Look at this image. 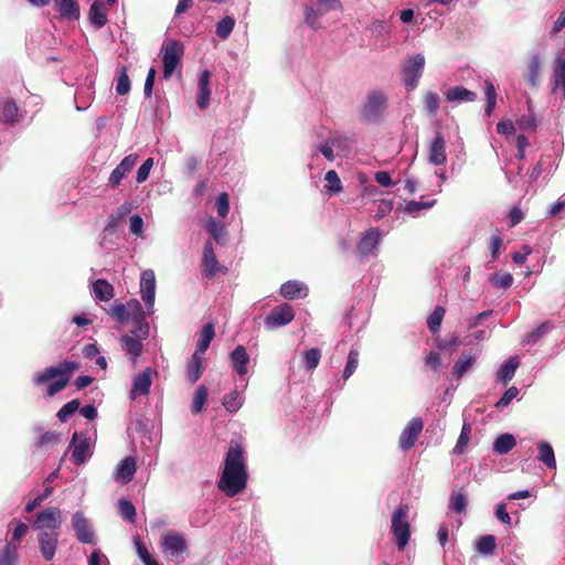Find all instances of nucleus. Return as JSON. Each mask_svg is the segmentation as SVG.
I'll return each instance as SVG.
<instances>
[{"label": "nucleus", "instance_id": "obj_1", "mask_svg": "<svg viewBox=\"0 0 565 565\" xmlns=\"http://www.w3.org/2000/svg\"><path fill=\"white\" fill-rule=\"evenodd\" d=\"M247 479L244 449L239 443L232 440L225 455L224 468L217 483L218 489L233 498L246 488Z\"/></svg>", "mask_w": 565, "mask_h": 565}, {"label": "nucleus", "instance_id": "obj_2", "mask_svg": "<svg viewBox=\"0 0 565 565\" xmlns=\"http://www.w3.org/2000/svg\"><path fill=\"white\" fill-rule=\"evenodd\" d=\"M96 438L95 427L86 428L78 433L74 431L71 438L70 448H72L71 460L76 466L86 463L93 456Z\"/></svg>", "mask_w": 565, "mask_h": 565}, {"label": "nucleus", "instance_id": "obj_3", "mask_svg": "<svg viewBox=\"0 0 565 565\" xmlns=\"http://www.w3.org/2000/svg\"><path fill=\"white\" fill-rule=\"evenodd\" d=\"M387 95L381 89L369 92L366 100L361 108V119L367 124H376L382 118L387 108Z\"/></svg>", "mask_w": 565, "mask_h": 565}, {"label": "nucleus", "instance_id": "obj_4", "mask_svg": "<svg viewBox=\"0 0 565 565\" xmlns=\"http://www.w3.org/2000/svg\"><path fill=\"white\" fill-rule=\"evenodd\" d=\"M408 511L407 504H399L392 514L391 530L398 551L406 547L411 537V527L407 521Z\"/></svg>", "mask_w": 565, "mask_h": 565}, {"label": "nucleus", "instance_id": "obj_5", "mask_svg": "<svg viewBox=\"0 0 565 565\" xmlns=\"http://www.w3.org/2000/svg\"><path fill=\"white\" fill-rule=\"evenodd\" d=\"M184 52V45L177 40H170L161 49L162 74L164 79H169L181 63Z\"/></svg>", "mask_w": 565, "mask_h": 565}, {"label": "nucleus", "instance_id": "obj_6", "mask_svg": "<svg viewBox=\"0 0 565 565\" xmlns=\"http://www.w3.org/2000/svg\"><path fill=\"white\" fill-rule=\"evenodd\" d=\"M425 68V56L416 53L406 58L402 67V83L407 90H414Z\"/></svg>", "mask_w": 565, "mask_h": 565}, {"label": "nucleus", "instance_id": "obj_7", "mask_svg": "<svg viewBox=\"0 0 565 565\" xmlns=\"http://www.w3.org/2000/svg\"><path fill=\"white\" fill-rule=\"evenodd\" d=\"M79 369V363L77 361L73 360H64L63 362H60L56 365H51L42 371L36 372L33 375V384L35 386H42L45 383H47L50 380L53 379V376L56 375H63L68 381L72 377L73 372L77 371Z\"/></svg>", "mask_w": 565, "mask_h": 565}, {"label": "nucleus", "instance_id": "obj_8", "mask_svg": "<svg viewBox=\"0 0 565 565\" xmlns=\"http://www.w3.org/2000/svg\"><path fill=\"white\" fill-rule=\"evenodd\" d=\"M62 523L63 519L61 509L57 507H50L36 513L32 526L39 532L47 530L49 532H57L62 526Z\"/></svg>", "mask_w": 565, "mask_h": 565}, {"label": "nucleus", "instance_id": "obj_9", "mask_svg": "<svg viewBox=\"0 0 565 565\" xmlns=\"http://www.w3.org/2000/svg\"><path fill=\"white\" fill-rule=\"evenodd\" d=\"M295 318V311L292 307L287 303H280L274 307L270 312L266 316L264 324L267 329H277L287 326Z\"/></svg>", "mask_w": 565, "mask_h": 565}, {"label": "nucleus", "instance_id": "obj_10", "mask_svg": "<svg viewBox=\"0 0 565 565\" xmlns=\"http://www.w3.org/2000/svg\"><path fill=\"white\" fill-rule=\"evenodd\" d=\"M140 296L145 302L148 315L151 316L154 312L156 299V275L152 269H146L141 273Z\"/></svg>", "mask_w": 565, "mask_h": 565}, {"label": "nucleus", "instance_id": "obj_11", "mask_svg": "<svg viewBox=\"0 0 565 565\" xmlns=\"http://www.w3.org/2000/svg\"><path fill=\"white\" fill-rule=\"evenodd\" d=\"M71 523L78 542L82 544L94 543L95 532L89 520L84 515L82 511H76L72 515Z\"/></svg>", "mask_w": 565, "mask_h": 565}, {"label": "nucleus", "instance_id": "obj_12", "mask_svg": "<svg viewBox=\"0 0 565 565\" xmlns=\"http://www.w3.org/2000/svg\"><path fill=\"white\" fill-rule=\"evenodd\" d=\"M424 422L420 417L412 418L399 435L398 447L403 450L413 448L423 431Z\"/></svg>", "mask_w": 565, "mask_h": 565}, {"label": "nucleus", "instance_id": "obj_13", "mask_svg": "<svg viewBox=\"0 0 565 565\" xmlns=\"http://www.w3.org/2000/svg\"><path fill=\"white\" fill-rule=\"evenodd\" d=\"M153 373H156V371L148 366L134 377L131 390L129 391L130 399H136L138 395L149 394Z\"/></svg>", "mask_w": 565, "mask_h": 565}, {"label": "nucleus", "instance_id": "obj_14", "mask_svg": "<svg viewBox=\"0 0 565 565\" xmlns=\"http://www.w3.org/2000/svg\"><path fill=\"white\" fill-rule=\"evenodd\" d=\"M38 541L41 556L47 562L52 561L58 545V533L49 531L39 532Z\"/></svg>", "mask_w": 565, "mask_h": 565}, {"label": "nucleus", "instance_id": "obj_15", "mask_svg": "<svg viewBox=\"0 0 565 565\" xmlns=\"http://www.w3.org/2000/svg\"><path fill=\"white\" fill-rule=\"evenodd\" d=\"M53 3L58 19L73 22L79 20L81 8L77 0H53Z\"/></svg>", "mask_w": 565, "mask_h": 565}, {"label": "nucleus", "instance_id": "obj_16", "mask_svg": "<svg viewBox=\"0 0 565 565\" xmlns=\"http://www.w3.org/2000/svg\"><path fill=\"white\" fill-rule=\"evenodd\" d=\"M138 156L135 153L126 156L120 163L111 171L108 178V185L111 188H116L120 184L122 179L127 175L128 172L135 167L137 162Z\"/></svg>", "mask_w": 565, "mask_h": 565}, {"label": "nucleus", "instance_id": "obj_17", "mask_svg": "<svg viewBox=\"0 0 565 565\" xmlns=\"http://www.w3.org/2000/svg\"><path fill=\"white\" fill-rule=\"evenodd\" d=\"M381 234L377 228H370L363 233L356 245V254L361 257H367L379 245Z\"/></svg>", "mask_w": 565, "mask_h": 565}, {"label": "nucleus", "instance_id": "obj_18", "mask_svg": "<svg viewBox=\"0 0 565 565\" xmlns=\"http://www.w3.org/2000/svg\"><path fill=\"white\" fill-rule=\"evenodd\" d=\"M162 550L172 556H180L188 551V543L181 533L170 532L163 537Z\"/></svg>", "mask_w": 565, "mask_h": 565}, {"label": "nucleus", "instance_id": "obj_19", "mask_svg": "<svg viewBox=\"0 0 565 565\" xmlns=\"http://www.w3.org/2000/svg\"><path fill=\"white\" fill-rule=\"evenodd\" d=\"M249 361V354L247 353L246 348L242 344L236 345L230 353L231 365L235 373L239 376H244L247 374V365Z\"/></svg>", "mask_w": 565, "mask_h": 565}, {"label": "nucleus", "instance_id": "obj_20", "mask_svg": "<svg viewBox=\"0 0 565 565\" xmlns=\"http://www.w3.org/2000/svg\"><path fill=\"white\" fill-rule=\"evenodd\" d=\"M62 441V435L54 430L40 434L33 441V454H45Z\"/></svg>", "mask_w": 565, "mask_h": 565}, {"label": "nucleus", "instance_id": "obj_21", "mask_svg": "<svg viewBox=\"0 0 565 565\" xmlns=\"http://www.w3.org/2000/svg\"><path fill=\"white\" fill-rule=\"evenodd\" d=\"M211 72L209 70H203L198 79V97L196 105L200 109H206L210 104L211 98Z\"/></svg>", "mask_w": 565, "mask_h": 565}, {"label": "nucleus", "instance_id": "obj_22", "mask_svg": "<svg viewBox=\"0 0 565 565\" xmlns=\"http://www.w3.org/2000/svg\"><path fill=\"white\" fill-rule=\"evenodd\" d=\"M541 70V53L537 49H533L527 54V68L524 74L526 83L531 87H536Z\"/></svg>", "mask_w": 565, "mask_h": 565}, {"label": "nucleus", "instance_id": "obj_23", "mask_svg": "<svg viewBox=\"0 0 565 565\" xmlns=\"http://www.w3.org/2000/svg\"><path fill=\"white\" fill-rule=\"evenodd\" d=\"M477 93L468 89L462 85L450 87L445 93V98L448 103L459 105L462 103H472L477 100Z\"/></svg>", "mask_w": 565, "mask_h": 565}, {"label": "nucleus", "instance_id": "obj_24", "mask_svg": "<svg viewBox=\"0 0 565 565\" xmlns=\"http://www.w3.org/2000/svg\"><path fill=\"white\" fill-rule=\"evenodd\" d=\"M445 146L446 140L444 135L440 131H436L429 146L428 160L430 163L435 166H440L446 162Z\"/></svg>", "mask_w": 565, "mask_h": 565}, {"label": "nucleus", "instance_id": "obj_25", "mask_svg": "<svg viewBox=\"0 0 565 565\" xmlns=\"http://www.w3.org/2000/svg\"><path fill=\"white\" fill-rule=\"evenodd\" d=\"M280 295L288 300L303 299L309 294V288L299 280H288L280 286Z\"/></svg>", "mask_w": 565, "mask_h": 565}, {"label": "nucleus", "instance_id": "obj_26", "mask_svg": "<svg viewBox=\"0 0 565 565\" xmlns=\"http://www.w3.org/2000/svg\"><path fill=\"white\" fill-rule=\"evenodd\" d=\"M136 472V460L134 457L128 456L120 460L116 467L115 480L120 483H128L132 480Z\"/></svg>", "mask_w": 565, "mask_h": 565}, {"label": "nucleus", "instance_id": "obj_27", "mask_svg": "<svg viewBox=\"0 0 565 565\" xmlns=\"http://www.w3.org/2000/svg\"><path fill=\"white\" fill-rule=\"evenodd\" d=\"M88 20L95 30H100L107 23L106 8L102 0H95L88 10Z\"/></svg>", "mask_w": 565, "mask_h": 565}, {"label": "nucleus", "instance_id": "obj_28", "mask_svg": "<svg viewBox=\"0 0 565 565\" xmlns=\"http://www.w3.org/2000/svg\"><path fill=\"white\" fill-rule=\"evenodd\" d=\"M520 358L518 355H512L509 359H507L499 367L497 372V381L502 382L507 384L509 381H511L514 375L515 371L520 366Z\"/></svg>", "mask_w": 565, "mask_h": 565}, {"label": "nucleus", "instance_id": "obj_29", "mask_svg": "<svg viewBox=\"0 0 565 565\" xmlns=\"http://www.w3.org/2000/svg\"><path fill=\"white\" fill-rule=\"evenodd\" d=\"M19 107L12 97L6 98L0 104V119L3 124L14 125L18 121Z\"/></svg>", "mask_w": 565, "mask_h": 565}, {"label": "nucleus", "instance_id": "obj_30", "mask_svg": "<svg viewBox=\"0 0 565 565\" xmlns=\"http://www.w3.org/2000/svg\"><path fill=\"white\" fill-rule=\"evenodd\" d=\"M122 349L127 352L130 361L136 364L143 350V343L130 334H122L120 338Z\"/></svg>", "mask_w": 565, "mask_h": 565}, {"label": "nucleus", "instance_id": "obj_31", "mask_svg": "<svg viewBox=\"0 0 565 565\" xmlns=\"http://www.w3.org/2000/svg\"><path fill=\"white\" fill-rule=\"evenodd\" d=\"M537 460L548 469L556 468V458L553 446L547 440H540L537 443Z\"/></svg>", "mask_w": 565, "mask_h": 565}, {"label": "nucleus", "instance_id": "obj_32", "mask_svg": "<svg viewBox=\"0 0 565 565\" xmlns=\"http://www.w3.org/2000/svg\"><path fill=\"white\" fill-rule=\"evenodd\" d=\"M478 354L472 353L471 351L468 353H463L454 364L452 366V375L459 380L461 379L475 364L477 361Z\"/></svg>", "mask_w": 565, "mask_h": 565}, {"label": "nucleus", "instance_id": "obj_33", "mask_svg": "<svg viewBox=\"0 0 565 565\" xmlns=\"http://www.w3.org/2000/svg\"><path fill=\"white\" fill-rule=\"evenodd\" d=\"M552 92H556L561 88L563 96L565 97V58L557 57L551 78Z\"/></svg>", "mask_w": 565, "mask_h": 565}, {"label": "nucleus", "instance_id": "obj_34", "mask_svg": "<svg viewBox=\"0 0 565 565\" xmlns=\"http://www.w3.org/2000/svg\"><path fill=\"white\" fill-rule=\"evenodd\" d=\"M203 370L202 355L193 353L186 365V380L191 384L196 383L201 379Z\"/></svg>", "mask_w": 565, "mask_h": 565}, {"label": "nucleus", "instance_id": "obj_35", "mask_svg": "<svg viewBox=\"0 0 565 565\" xmlns=\"http://www.w3.org/2000/svg\"><path fill=\"white\" fill-rule=\"evenodd\" d=\"M214 337H215L214 324L212 322L204 323L202 327V330H201V337H200L199 341L196 342V348H195L194 353L203 355L207 351Z\"/></svg>", "mask_w": 565, "mask_h": 565}, {"label": "nucleus", "instance_id": "obj_36", "mask_svg": "<svg viewBox=\"0 0 565 565\" xmlns=\"http://www.w3.org/2000/svg\"><path fill=\"white\" fill-rule=\"evenodd\" d=\"M516 445V439L511 433L500 434L493 441L492 450L498 455L510 452Z\"/></svg>", "mask_w": 565, "mask_h": 565}, {"label": "nucleus", "instance_id": "obj_37", "mask_svg": "<svg viewBox=\"0 0 565 565\" xmlns=\"http://www.w3.org/2000/svg\"><path fill=\"white\" fill-rule=\"evenodd\" d=\"M553 329V324L550 321L542 322L531 332L523 335L522 343L524 345H533L537 343L544 335L550 333Z\"/></svg>", "mask_w": 565, "mask_h": 565}, {"label": "nucleus", "instance_id": "obj_38", "mask_svg": "<svg viewBox=\"0 0 565 565\" xmlns=\"http://www.w3.org/2000/svg\"><path fill=\"white\" fill-rule=\"evenodd\" d=\"M94 297L99 301H108L114 297V287L104 278H98L93 284Z\"/></svg>", "mask_w": 565, "mask_h": 565}, {"label": "nucleus", "instance_id": "obj_39", "mask_svg": "<svg viewBox=\"0 0 565 565\" xmlns=\"http://www.w3.org/2000/svg\"><path fill=\"white\" fill-rule=\"evenodd\" d=\"M244 401L243 392L235 388L223 397L222 405L228 413L234 414L243 406Z\"/></svg>", "mask_w": 565, "mask_h": 565}, {"label": "nucleus", "instance_id": "obj_40", "mask_svg": "<svg viewBox=\"0 0 565 565\" xmlns=\"http://www.w3.org/2000/svg\"><path fill=\"white\" fill-rule=\"evenodd\" d=\"M526 106H527V113L522 114L516 119V126L522 131L535 130L537 128V119L532 111V100L531 99L526 100Z\"/></svg>", "mask_w": 565, "mask_h": 565}, {"label": "nucleus", "instance_id": "obj_41", "mask_svg": "<svg viewBox=\"0 0 565 565\" xmlns=\"http://www.w3.org/2000/svg\"><path fill=\"white\" fill-rule=\"evenodd\" d=\"M106 312L119 323H125L130 319L128 307L118 300L110 303L106 309Z\"/></svg>", "mask_w": 565, "mask_h": 565}, {"label": "nucleus", "instance_id": "obj_42", "mask_svg": "<svg viewBox=\"0 0 565 565\" xmlns=\"http://www.w3.org/2000/svg\"><path fill=\"white\" fill-rule=\"evenodd\" d=\"M484 94H486V107H484V116L490 117L493 114V110L497 106V92L495 86L492 81L486 79L483 82Z\"/></svg>", "mask_w": 565, "mask_h": 565}, {"label": "nucleus", "instance_id": "obj_43", "mask_svg": "<svg viewBox=\"0 0 565 565\" xmlns=\"http://www.w3.org/2000/svg\"><path fill=\"white\" fill-rule=\"evenodd\" d=\"M468 504L467 494L463 491H452L449 498L448 508L455 513H465Z\"/></svg>", "mask_w": 565, "mask_h": 565}, {"label": "nucleus", "instance_id": "obj_44", "mask_svg": "<svg viewBox=\"0 0 565 565\" xmlns=\"http://www.w3.org/2000/svg\"><path fill=\"white\" fill-rule=\"evenodd\" d=\"M436 204V200H430L426 202L422 201H408L403 207L397 209V211H403L406 214L412 215L413 217H416L422 210H428L433 207Z\"/></svg>", "mask_w": 565, "mask_h": 565}, {"label": "nucleus", "instance_id": "obj_45", "mask_svg": "<svg viewBox=\"0 0 565 565\" xmlns=\"http://www.w3.org/2000/svg\"><path fill=\"white\" fill-rule=\"evenodd\" d=\"M320 359L321 350L319 348H311L302 353L301 364L306 370L312 371L319 365Z\"/></svg>", "mask_w": 565, "mask_h": 565}, {"label": "nucleus", "instance_id": "obj_46", "mask_svg": "<svg viewBox=\"0 0 565 565\" xmlns=\"http://www.w3.org/2000/svg\"><path fill=\"white\" fill-rule=\"evenodd\" d=\"M497 547V540L494 535L486 534L478 539L476 543L477 551L484 556L492 555Z\"/></svg>", "mask_w": 565, "mask_h": 565}, {"label": "nucleus", "instance_id": "obj_47", "mask_svg": "<svg viewBox=\"0 0 565 565\" xmlns=\"http://www.w3.org/2000/svg\"><path fill=\"white\" fill-rule=\"evenodd\" d=\"M359 351L351 349L347 356L344 369L342 370L341 377L343 381H348L356 371L359 365Z\"/></svg>", "mask_w": 565, "mask_h": 565}, {"label": "nucleus", "instance_id": "obj_48", "mask_svg": "<svg viewBox=\"0 0 565 565\" xmlns=\"http://www.w3.org/2000/svg\"><path fill=\"white\" fill-rule=\"evenodd\" d=\"M203 262L206 265V275L214 276L216 274L217 259L211 242H206L204 245Z\"/></svg>", "mask_w": 565, "mask_h": 565}, {"label": "nucleus", "instance_id": "obj_49", "mask_svg": "<svg viewBox=\"0 0 565 565\" xmlns=\"http://www.w3.org/2000/svg\"><path fill=\"white\" fill-rule=\"evenodd\" d=\"M207 396H209L207 387L205 385L198 386V388L195 390L193 403L191 406L192 414L196 415L202 412L204 404L207 401Z\"/></svg>", "mask_w": 565, "mask_h": 565}, {"label": "nucleus", "instance_id": "obj_50", "mask_svg": "<svg viewBox=\"0 0 565 565\" xmlns=\"http://www.w3.org/2000/svg\"><path fill=\"white\" fill-rule=\"evenodd\" d=\"M206 231L217 244L224 243L225 226L223 223L211 217L206 223Z\"/></svg>", "mask_w": 565, "mask_h": 565}, {"label": "nucleus", "instance_id": "obj_51", "mask_svg": "<svg viewBox=\"0 0 565 565\" xmlns=\"http://www.w3.org/2000/svg\"><path fill=\"white\" fill-rule=\"evenodd\" d=\"M81 402L75 398L65 403L57 412L56 417L61 423H66L79 408Z\"/></svg>", "mask_w": 565, "mask_h": 565}, {"label": "nucleus", "instance_id": "obj_52", "mask_svg": "<svg viewBox=\"0 0 565 565\" xmlns=\"http://www.w3.org/2000/svg\"><path fill=\"white\" fill-rule=\"evenodd\" d=\"M366 30L372 33L373 36L381 39L390 34L391 28L386 20L373 19L366 26Z\"/></svg>", "mask_w": 565, "mask_h": 565}, {"label": "nucleus", "instance_id": "obj_53", "mask_svg": "<svg viewBox=\"0 0 565 565\" xmlns=\"http://www.w3.org/2000/svg\"><path fill=\"white\" fill-rule=\"evenodd\" d=\"M235 25L234 18L226 15L222 18L215 25V33L218 38L225 40L227 39Z\"/></svg>", "mask_w": 565, "mask_h": 565}, {"label": "nucleus", "instance_id": "obj_54", "mask_svg": "<svg viewBox=\"0 0 565 565\" xmlns=\"http://www.w3.org/2000/svg\"><path fill=\"white\" fill-rule=\"evenodd\" d=\"M445 312L446 310L443 306H436L433 312L428 316L427 327L433 333L439 331Z\"/></svg>", "mask_w": 565, "mask_h": 565}, {"label": "nucleus", "instance_id": "obj_55", "mask_svg": "<svg viewBox=\"0 0 565 565\" xmlns=\"http://www.w3.org/2000/svg\"><path fill=\"white\" fill-rule=\"evenodd\" d=\"M119 514L120 516L129 522L134 523L137 518L136 508L130 500L119 499L118 501Z\"/></svg>", "mask_w": 565, "mask_h": 565}, {"label": "nucleus", "instance_id": "obj_56", "mask_svg": "<svg viewBox=\"0 0 565 565\" xmlns=\"http://www.w3.org/2000/svg\"><path fill=\"white\" fill-rule=\"evenodd\" d=\"M68 383H70V381L66 377H64L63 375L53 376V379L46 383L47 384L46 396H49V397L55 396L57 393L63 391L67 386Z\"/></svg>", "mask_w": 565, "mask_h": 565}, {"label": "nucleus", "instance_id": "obj_57", "mask_svg": "<svg viewBox=\"0 0 565 565\" xmlns=\"http://www.w3.org/2000/svg\"><path fill=\"white\" fill-rule=\"evenodd\" d=\"M134 541H135V546H136V552L138 554V557L143 563V565H156L158 562L151 555V553L148 551L147 546L140 540V537L136 536Z\"/></svg>", "mask_w": 565, "mask_h": 565}, {"label": "nucleus", "instance_id": "obj_58", "mask_svg": "<svg viewBox=\"0 0 565 565\" xmlns=\"http://www.w3.org/2000/svg\"><path fill=\"white\" fill-rule=\"evenodd\" d=\"M440 97L436 92L428 90L424 96V108L430 116H435L439 109Z\"/></svg>", "mask_w": 565, "mask_h": 565}, {"label": "nucleus", "instance_id": "obj_59", "mask_svg": "<svg viewBox=\"0 0 565 565\" xmlns=\"http://www.w3.org/2000/svg\"><path fill=\"white\" fill-rule=\"evenodd\" d=\"M324 180L327 182L326 189L330 194H338L342 191V182L334 170H329L326 175Z\"/></svg>", "mask_w": 565, "mask_h": 565}, {"label": "nucleus", "instance_id": "obj_60", "mask_svg": "<svg viewBox=\"0 0 565 565\" xmlns=\"http://www.w3.org/2000/svg\"><path fill=\"white\" fill-rule=\"evenodd\" d=\"M305 23L310 26L313 30H317L320 28V17L323 14L321 13L320 9H315L310 6L305 7Z\"/></svg>", "mask_w": 565, "mask_h": 565}, {"label": "nucleus", "instance_id": "obj_61", "mask_svg": "<svg viewBox=\"0 0 565 565\" xmlns=\"http://www.w3.org/2000/svg\"><path fill=\"white\" fill-rule=\"evenodd\" d=\"M489 281L493 287L507 289L510 288L513 284V276L507 271H499L491 275Z\"/></svg>", "mask_w": 565, "mask_h": 565}, {"label": "nucleus", "instance_id": "obj_62", "mask_svg": "<svg viewBox=\"0 0 565 565\" xmlns=\"http://www.w3.org/2000/svg\"><path fill=\"white\" fill-rule=\"evenodd\" d=\"M128 307H129L128 310L130 312V319L129 320H132L135 323L147 321L148 311H146L143 309V307L141 306V303L137 299H134L128 305Z\"/></svg>", "mask_w": 565, "mask_h": 565}, {"label": "nucleus", "instance_id": "obj_63", "mask_svg": "<svg viewBox=\"0 0 565 565\" xmlns=\"http://www.w3.org/2000/svg\"><path fill=\"white\" fill-rule=\"evenodd\" d=\"M335 145H337V140L326 139L324 141L315 146L313 151L321 152L328 161L332 162L335 159V154L333 151Z\"/></svg>", "mask_w": 565, "mask_h": 565}, {"label": "nucleus", "instance_id": "obj_64", "mask_svg": "<svg viewBox=\"0 0 565 565\" xmlns=\"http://www.w3.org/2000/svg\"><path fill=\"white\" fill-rule=\"evenodd\" d=\"M17 558V547L12 543H8L0 554V565H13Z\"/></svg>", "mask_w": 565, "mask_h": 565}]
</instances>
